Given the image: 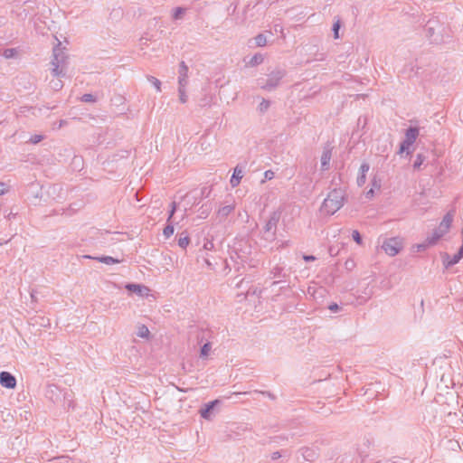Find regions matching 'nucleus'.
Listing matches in <instances>:
<instances>
[{"label":"nucleus","mask_w":463,"mask_h":463,"mask_svg":"<svg viewBox=\"0 0 463 463\" xmlns=\"http://www.w3.org/2000/svg\"><path fill=\"white\" fill-rule=\"evenodd\" d=\"M186 9L184 7L178 6L174 10L173 18L175 20H180L185 14Z\"/></svg>","instance_id":"25"},{"label":"nucleus","mask_w":463,"mask_h":463,"mask_svg":"<svg viewBox=\"0 0 463 463\" xmlns=\"http://www.w3.org/2000/svg\"><path fill=\"white\" fill-rule=\"evenodd\" d=\"M96 97L90 93H86L81 97V101L83 102L93 103L96 102Z\"/></svg>","instance_id":"34"},{"label":"nucleus","mask_w":463,"mask_h":463,"mask_svg":"<svg viewBox=\"0 0 463 463\" xmlns=\"http://www.w3.org/2000/svg\"><path fill=\"white\" fill-rule=\"evenodd\" d=\"M17 53V51L16 49L14 48H9V49H5L4 50L3 52V56L5 58V59H11V58H14Z\"/></svg>","instance_id":"29"},{"label":"nucleus","mask_w":463,"mask_h":463,"mask_svg":"<svg viewBox=\"0 0 463 463\" xmlns=\"http://www.w3.org/2000/svg\"><path fill=\"white\" fill-rule=\"evenodd\" d=\"M373 196V189L371 188L367 193H366V197L367 198H371Z\"/></svg>","instance_id":"48"},{"label":"nucleus","mask_w":463,"mask_h":463,"mask_svg":"<svg viewBox=\"0 0 463 463\" xmlns=\"http://www.w3.org/2000/svg\"><path fill=\"white\" fill-rule=\"evenodd\" d=\"M255 43L259 47L265 46L267 44V37L263 33H259L255 38Z\"/></svg>","instance_id":"27"},{"label":"nucleus","mask_w":463,"mask_h":463,"mask_svg":"<svg viewBox=\"0 0 463 463\" xmlns=\"http://www.w3.org/2000/svg\"><path fill=\"white\" fill-rule=\"evenodd\" d=\"M280 219V213L279 212H272L269 215V218L266 222L263 230L264 234L266 236L267 240H273L276 235V229L277 225Z\"/></svg>","instance_id":"5"},{"label":"nucleus","mask_w":463,"mask_h":463,"mask_svg":"<svg viewBox=\"0 0 463 463\" xmlns=\"http://www.w3.org/2000/svg\"><path fill=\"white\" fill-rule=\"evenodd\" d=\"M462 241H463V228H462Z\"/></svg>","instance_id":"56"},{"label":"nucleus","mask_w":463,"mask_h":463,"mask_svg":"<svg viewBox=\"0 0 463 463\" xmlns=\"http://www.w3.org/2000/svg\"><path fill=\"white\" fill-rule=\"evenodd\" d=\"M0 384L7 389H14L16 386L15 377L9 372L0 373Z\"/></svg>","instance_id":"7"},{"label":"nucleus","mask_w":463,"mask_h":463,"mask_svg":"<svg viewBox=\"0 0 463 463\" xmlns=\"http://www.w3.org/2000/svg\"><path fill=\"white\" fill-rule=\"evenodd\" d=\"M178 93H179V100L182 103H185L187 101V95L185 93V87L178 86Z\"/></svg>","instance_id":"30"},{"label":"nucleus","mask_w":463,"mask_h":463,"mask_svg":"<svg viewBox=\"0 0 463 463\" xmlns=\"http://www.w3.org/2000/svg\"><path fill=\"white\" fill-rule=\"evenodd\" d=\"M281 456H282V455H281V453H280L279 451H275V452H273V453L271 454V458H272L273 460H275V459L279 458Z\"/></svg>","instance_id":"45"},{"label":"nucleus","mask_w":463,"mask_h":463,"mask_svg":"<svg viewBox=\"0 0 463 463\" xmlns=\"http://www.w3.org/2000/svg\"><path fill=\"white\" fill-rule=\"evenodd\" d=\"M243 177L242 170L237 165L234 170L233 174L231 177L230 184L232 187H236L241 183V180Z\"/></svg>","instance_id":"14"},{"label":"nucleus","mask_w":463,"mask_h":463,"mask_svg":"<svg viewBox=\"0 0 463 463\" xmlns=\"http://www.w3.org/2000/svg\"><path fill=\"white\" fill-rule=\"evenodd\" d=\"M370 169V165L368 163H363L360 166V173L357 176V184L358 186H362L365 184L366 181V174Z\"/></svg>","instance_id":"13"},{"label":"nucleus","mask_w":463,"mask_h":463,"mask_svg":"<svg viewBox=\"0 0 463 463\" xmlns=\"http://www.w3.org/2000/svg\"><path fill=\"white\" fill-rule=\"evenodd\" d=\"M178 246L182 248L183 250H185L186 247L190 243V238L186 232H184L180 234L178 241H177Z\"/></svg>","instance_id":"20"},{"label":"nucleus","mask_w":463,"mask_h":463,"mask_svg":"<svg viewBox=\"0 0 463 463\" xmlns=\"http://www.w3.org/2000/svg\"><path fill=\"white\" fill-rule=\"evenodd\" d=\"M443 265L446 269L458 263L460 259L455 254L452 258H450L449 254L444 253L442 256Z\"/></svg>","instance_id":"15"},{"label":"nucleus","mask_w":463,"mask_h":463,"mask_svg":"<svg viewBox=\"0 0 463 463\" xmlns=\"http://www.w3.org/2000/svg\"><path fill=\"white\" fill-rule=\"evenodd\" d=\"M219 403H220L219 400H214V401H212V402H209L208 403H206L204 405V407L201 408L199 411L201 417L205 420H211V418L213 414V411H214L216 405Z\"/></svg>","instance_id":"8"},{"label":"nucleus","mask_w":463,"mask_h":463,"mask_svg":"<svg viewBox=\"0 0 463 463\" xmlns=\"http://www.w3.org/2000/svg\"><path fill=\"white\" fill-rule=\"evenodd\" d=\"M301 455L303 456L306 461H313L316 458V452L314 449L309 448H303L300 449Z\"/></svg>","instance_id":"19"},{"label":"nucleus","mask_w":463,"mask_h":463,"mask_svg":"<svg viewBox=\"0 0 463 463\" xmlns=\"http://www.w3.org/2000/svg\"><path fill=\"white\" fill-rule=\"evenodd\" d=\"M332 156V148L327 146L324 147L322 156H321V169L327 170L329 168V164Z\"/></svg>","instance_id":"11"},{"label":"nucleus","mask_w":463,"mask_h":463,"mask_svg":"<svg viewBox=\"0 0 463 463\" xmlns=\"http://www.w3.org/2000/svg\"><path fill=\"white\" fill-rule=\"evenodd\" d=\"M274 172L271 170H267L264 172V180H262V183H264L266 180H271L274 178Z\"/></svg>","instance_id":"39"},{"label":"nucleus","mask_w":463,"mask_h":463,"mask_svg":"<svg viewBox=\"0 0 463 463\" xmlns=\"http://www.w3.org/2000/svg\"><path fill=\"white\" fill-rule=\"evenodd\" d=\"M33 197L34 198H40L41 195H40V191H36L34 194H33Z\"/></svg>","instance_id":"53"},{"label":"nucleus","mask_w":463,"mask_h":463,"mask_svg":"<svg viewBox=\"0 0 463 463\" xmlns=\"http://www.w3.org/2000/svg\"><path fill=\"white\" fill-rule=\"evenodd\" d=\"M376 463H405V462L404 461L398 462V461L385 460V461H378Z\"/></svg>","instance_id":"50"},{"label":"nucleus","mask_w":463,"mask_h":463,"mask_svg":"<svg viewBox=\"0 0 463 463\" xmlns=\"http://www.w3.org/2000/svg\"><path fill=\"white\" fill-rule=\"evenodd\" d=\"M31 297L32 298H34V294L33 292L31 293Z\"/></svg>","instance_id":"55"},{"label":"nucleus","mask_w":463,"mask_h":463,"mask_svg":"<svg viewBox=\"0 0 463 463\" xmlns=\"http://www.w3.org/2000/svg\"><path fill=\"white\" fill-rule=\"evenodd\" d=\"M52 88L54 90H60L62 88V83L61 80H57V81H54L53 84H52Z\"/></svg>","instance_id":"41"},{"label":"nucleus","mask_w":463,"mask_h":463,"mask_svg":"<svg viewBox=\"0 0 463 463\" xmlns=\"http://www.w3.org/2000/svg\"><path fill=\"white\" fill-rule=\"evenodd\" d=\"M413 145L412 142L409 141V140H406L404 139L401 144H400V148H399V151H398V154L402 155V153L406 152L407 154H410L411 151H410V147Z\"/></svg>","instance_id":"23"},{"label":"nucleus","mask_w":463,"mask_h":463,"mask_svg":"<svg viewBox=\"0 0 463 463\" xmlns=\"http://www.w3.org/2000/svg\"><path fill=\"white\" fill-rule=\"evenodd\" d=\"M453 221V215L450 213H448L442 219L441 222L439 223V227L441 228L446 232H449V229Z\"/></svg>","instance_id":"17"},{"label":"nucleus","mask_w":463,"mask_h":463,"mask_svg":"<svg viewBox=\"0 0 463 463\" xmlns=\"http://www.w3.org/2000/svg\"><path fill=\"white\" fill-rule=\"evenodd\" d=\"M126 288L130 291V292H133V293H136L139 296H142L143 295V291L144 290H147V288L145 287V286H141V285H138V284H134V283H128L126 285Z\"/></svg>","instance_id":"18"},{"label":"nucleus","mask_w":463,"mask_h":463,"mask_svg":"<svg viewBox=\"0 0 463 463\" xmlns=\"http://www.w3.org/2000/svg\"><path fill=\"white\" fill-rule=\"evenodd\" d=\"M17 213H14V212H10L8 214H7V218L9 220H11L12 218H14L16 216Z\"/></svg>","instance_id":"49"},{"label":"nucleus","mask_w":463,"mask_h":463,"mask_svg":"<svg viewBox=\"0 0 463 463\" xmlns=\"http://www.w3.org/2000/svg\"><path fill=\"white\" fill-rule=\"evenodd\" d=\"M425 157L421 154H418L415 161L413 162V168L419 169L423 164Z\"/></svg>","instance_id":"33"},{"label":"nucleus","mask_w":463,"mask_h":463,"mask_svg":"<svg viewBox=\"0 0 463 463\" xmlns=\"http://www.w3.org/2000/svg\"><path fill=\"white\" fill-rule=\"evenodd\" d=\"M439 28L440 25L438 20L430 19L427 22L424 31L426 37L430 41V43H438L441 41Z\"/></svg>","instance_id":"4"},{"label":"nucleus","mask_w":463,"mask_h":463,"mask_svg":"<svg viewBox=\"0 0 463 463\" xmlns=\"http://www.w3.org/2000/svg\"><path fill=\"white\" fill-rule=\"evenodd\" d=\"M207 211H208V209H207V210H203V211L202 212V213H203H203H207Z\"/></svg>","instance_id":"54"},{"label":"nucleus","mask_w":463,"mask_h":463,"mask_svg":"<svg viewBox=\"0 0 463 463\" xmlns=\"http://www.w3.org/2000/svg\"><path fill=\"white\" fill-rule=\"evenodd\" d=\"M382 249L386 254L393 257L402 249V241L398 237L385 239L382 244Z\"/></svg>","instance_id":"6"},{"label":"nucleus","mask_w":463,"mask_h":463,"mask_svg":"<svg viewBox=\"0 0 463 463\" xmlns=\"http://www.w3.org/2000/svg\"><path fill=\"white\" fill-rule=\"evenodd\" d=\"M345 201V192L342 189H333L325 198L320 207V213L333 215L342 208Z\"/></svg>","instance_id":"1"},{"label":"nucleus","mask_w":463,"mask_h":463,"mask_svg":"<svg viewBox=\"0 0 463 463\" xmlns=\"http://www.w3.org/2000/svg\"><path fill=\"white\" fill-rule=\"evenodd\" d=\"M175 231L174 225L172 222H167V225L163 230V234L165 238H169L173 235Z\"/></svg>","instance_id":"28"},{"label":"nucleus","mask_w":463,"mask_h":463,"mask_svg":"<svg viewBox=\"0 0 463 463\" xmlns=\"http://www.w3.org/2000/svg\"><path fill=\"white\" fill-rule=\"evenodd\" d=\"M340 26H341V24H340V21L337 20L334 24H333V33H334V38L335 39H338L339 38V29H340Z\"/></svg>","instance_id":"37"},{"label":"nucleus","mask_w":463,"mask_h":463,"mask_svg":"<svg viewBox=\"0 0 463 463\" xmlns=\"http://www.w3.org/2000/svg\"><path fill=\"white\" fill-rule=\"evenodd\" d=\"M234 210L233 204L225 205L219 209L218 216L220 219H225Z\"/></svg>","instance_id":"21"},{"label":"nucleus","mask_w":463,"mask_h":463,"mask_svg":"<svg viewBox=\"0 0 463 463\" xmlns=\"http://www.w3.org/2000/svg\"><path fill=\"white\" fill-rule=\"evenodd\" d=\"M212 348V345L210 342H206L202 347L200 351V357L206 358L209 354V352Z\"/></svg>","instance_id":"26"},{"label":"nucleus","mask_w":463,"mask_h":463,"mask_svg":"<svg viewBox=\"0 0 463 463\" xmlns=\"http://www.w3.org/2000/svg\"><path fill=\"white\" fill-rule=\"evenodd\" d=\"M352 238L353 240L359 245L363 242V238L360 232L357 230H354L352 232Z\"/></svg>","instance_id":"35"},{"label":"nucleus","mask_w":463,"mask_h":463,"mask_svg":"<svg viewBox=\"0 0 463 463\" xmlns=\"http://www.w3.org/2000/svg\"><path fill=\"white\" fill-rule=\"evenodd\" d=\"M43 139V136L42 135H34V136H32L31 138H30V142L32 144H38L40 143L42 140Z\"/></svg>","instance_id":"38"},{"label":"nucleus","mask_w":463,"mask_h":463,"mask_svg":"<svg viewBox=\"0 0 463 463\" xmlns=\"http://www.w3.org/2000/svg\"><path fill=\"white\" fill-rule=\"evenodd\" d=\"M202 195H203V196H208L209 195V192H207V188L206 187L202 189Z\"/></svg>","instance_id":"51"},{"label":"nucleus","mask_w":463,"mask_h":463,"mask_svg":"<svg viewBox=\"0 0 463 463\" xmlns=\"http://www.w3.org/2000/svg\"><path fill=\"white\" fill-rule=\"evenodd\" d=\"M255 392H259V393H261L263 395H267L268 397L271 398V399H274V395L269 392H267V391H255Z\"/></svg>","instance_id":"43"},{"label":"nucleus","mask_w":463,"mask_h":463,"mask_svg":"<svg viewBox=\"0 0 463 463\" xmlns=\"http://www.w3.org/2000/svg\"><path fill=\"white\" fill-rule=\"evenodd\" d=\"M447 232L443 231L441 228L438 227L435 229L430 236L427 238V243L429 245H434L438 242V241L443 237Z\"/></svg>","instance_id":"12"},{"label":"nucleus","mask_w":463,"mask_h":463,"mask_svg":"<svg viewBox=\"0 0 463 463\" xmlns=\"http://www.w3.org/2000/svg\"><path fill=\"white\" fill-rule=\"evenodd\" d=\"M149 330L145 325H139L137 327V335L141 338H148L149 336Z\"/></svg>","instance_id":"24"},{"label":"nucleus","mask_w":463,"mask_h":463,"mask_svg":"<svg viewBox=\"0 0 463 463\" xmlns=\"http://www.w3.org/2000/svg\"><path fill=\"white\" fill-rule=\"evenodd\" d=\"M178 73V85L182 87H186V85L188 84V66L185 64L184 61L180 62Z\"/></svg>","instance_id":"9"},{"label":"nucleus","mask_w":463,"mask_h":463,"mask_svg":"<svg viewBox=\"0 0 463 463\" xmlns=\"http://www.w3.org/2000/svg\"><path fill=\"white\" fill-rule=\"evenodd\" d=\"M426 244L422 243V244H418L417 245V249H418V251H421V250H424L426 249Z\"/></svg>","instance_id":"47"},{"label":"nucleus","mask_w":463,"mask_h":463,"mask_svg":"<svg viewBox=\"0 0 463 463\" xmlns=\"http://www.w3.org/2000/svg\"><path fill=\"white\" fill-rule=\"evenodd\" d=\"M197 338L199 342H202L204 338V332H202V335H198Z\"/></svg>","instance_id":"52"},{"label":"nucleus","mask_w":463,"mask_h":463,"mask_svg":"<svg viewBox=\"0 0 463 463\" xmlns=\"http://www.w3.org/2000/svg\"><path fill=\"white\" fill-rule=\"evenodd\" d=\"M419 128L417 127H409L405 132V139L414 143L419 136Z\"/></svg>","instance_id":"16"},{"label":"nucleus","mask_w":463,"mask_h":463,"mask_svg":"<svg viewBox=\"0 0 463 463\" xmlns=\"http://www.w3.org/2000/svg\"><path fill=\"white\" fill-rule=\"evenodd\" d=\"M303 260L307 262L313 261L316 260V257L314 255H303Z\"/></svg>","instance_id":"42"},{"label":"nucleus","mask_w":463,"mask_h":463,"mask_svg":"<svg viewBox=\"0 0 463 463\" xmlns=\"http://www.w3.org/2000/svg\"><path fill=\"white\" fill-rule=\"evenodd\" d=\"M264 61V57L261 53H256L254 54L250 61H248V65L250 67L257 66L260 63H262Z\"/></svg>","instance_id":"22"},{"label":"nucleus","mask_w":463,"mask_h":463,"mask_svg":"<svg viewBox=\"0 0 463 463\" xmlns=\"http://www.w3.org/2000/svg\"><path fill=\"white\" fill-rule=\"evenodd\" d=\"M328 309L333 313H336L341 309V307L336 303H332L328 306Z\"/></svg>","instance_id":"40"},{"label":"nucleus","mask_w":463,"mask_h":463,"mask_svg":"<svg viewBox=\"0 0 463 463\" xmlns=\"http://www.w3.org/2000/svg\"><path fill=\"white\" fill-rule=\"evenodd\" d=\"M171 209L169 211V214H168V218H167V222H172V218L176 211V208H177V203L175 202H172L171 204Z\"/></svg>","instance_id":"36"},{"label":"nucleus","mask_w":463,"mask_h":463,"mask_svg":"<svg viewBox=\"0 0 463 463\" xmlns=\"http://www.w3.org/2000/svg\"><path fill=\"white\" fill-rule=\"evenodd\" d=\"M61 43H59L56 47L53 48V58L51 61L53 66L52 74L54 77H64L66 72L64 71V64L66 56L62 50L60 48Z\"/></svg>","instance_id":"3"},{"label":"nucleus","mask_w":463,"mask_h":463,"mask_svg":"<svg viewBox=\"0 0 463 463\" xmlns=\"http://www.w3.org/2000/svg\"><path fill=\"white\" fill-rule=\"evenodd\" d=\"M286 70L282 68H276L268 74L267 78H259L257 80V84L264 90L272 91L279 86L281 80L286 76Z\"/></svg>","instance_id":"2"},{"label":"nucleus","mask_w":463,"mask_h":463,"mask_svg":"<svg viewBox=\"0 0 463 463\" xmlns=\"http://www.w3.org/2000/svg\"><path fill=\"white\" fill-rule=\"evenodd\" d=\"M269 106H270L269 100L263 99L262 101L259 105V110L261 113H264L269 109Z\"/></svg>","instance_id":"32"},{"label":"nucleus","mask_w":463,"mask_h":463,"mask_svg":"<svg viewBox=\"0 0 463 463\" xmlns=\"http://www.w3.org/2000/svg\"><path fill=\"white\" fill-rule=\"evenodd\" d=\"M5 192H6L5 184L0 182V195L5 194Z\"/></svg>","instance_id":"46"},{"label":"nucleus","mask_w":463,"mask_h":463,"mask_svg":"<svg viewBox=\"0 0 463 463\" xmlns=\"http://www.w3.org/2000/svg\"><path fill=\"white\" fill-rule=\"evenodd\" d=\"M82 258L95 260H98L99 262L105 263L107 265L118 264V263H120L122 261L121 260L113 258L111 256L95 257V256H90V255H83Z\"/></svg>","instance_id":"10"},{"label":"nucleus","mask_w":463,"mask_h":463,"mask_svg":"<svg viewBox=\"0 0 463 463\" xmlns=\"http://www.w3.org/2000/svg\"><path fill=\"white\" fill-rule=\"evenodd\" d=\"M147 80L151 82L157 91H161V81L154 76H148Z\"/></svg>","instance_id":"31"},{"label":"nucleus","mask_w":463,"mask_h":463,"mask_svg":"<svg viewBox=\"0 0 463 463\" xmlns=\"http://www.w3.org/2000/svg\"><path fill=\"white\" fill-rule=\"evenodd\" d=\"M456 255L461 260L463 258V241Z\"/></svg>","instance_id":"44"}]
</instances>
